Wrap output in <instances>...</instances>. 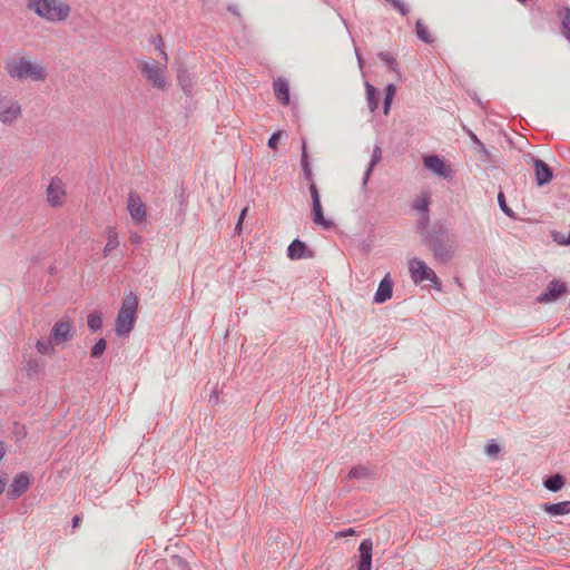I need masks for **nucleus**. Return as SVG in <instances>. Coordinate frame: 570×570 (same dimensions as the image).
I'll use <instances>...</instances> for the list:
<instances>
[{
	"mask_svg": "<svg viewBox=\"0 0 570 570\" xmlns=\"http://www.w3.org/2000/svg\"><path fill=\"white\" fill-rule=\"evenodd\" d=\"M558 14L561 18V33L570 42V8L563 7Z\"/></svg>",
	"mask_w": 570,
	"mask_h": 570,
	"instance_id": "nucleus-29",
	"label": "nucleus"
},
{
	"mask_svg": "<svg viewBox=\"0 0 570 570\" xmlns=\"http://www.w3.org/2000/svg\"><path fill=\"white\" fill-rule=\"evenodd\" d=\"M136 318L129 316L128 314H124L118 312L116 317L115 332L118 336H128V334L132 331Z\"/></svg>",
	"mask_w": 570,
	"mask_h": 570,
	"instance_id": "nucleus-19",
	"label": "nucleus"
},
{
	"mask_svg": "<svg viewBox=\"0 0 570 570\" xmlns=\"http://www.w3.org/2000/svg\"><path fill=\"white\" fill-rule=\"evenodd\" d=\"M501 448L495 441H490L485 446V453L489 456L497 455L500 452Z\"/></svg>",
	"mask_w": 570,
	"mask_h": 570,
	"instance_id": "nucleus-42",
	"label": "nucleus"
},
{
	"mask_svg": "<svg viewBox=\"0 0 570 570\" xmlns=\"http://www.w3.org/2000/svg\"><path fill=\"white\" fill-rule=\"evenodd\" d=\"M81 522V518L80 515H75L71 520V525L72 528H77L79 525V523Z\"/></svg>",
	"mask_w": 570,
	"mask_h": 570,
	"instance_id": "nucleus-50",
	"label": "nucleus"
},
{
	"mask_svg": "<svg viewBox=\"0 0 570 570\" xmlns=\"http://www.w3.org/2000/svg\"><path fill=\"white\" fill-rule=\"evenodd\" d=\"M423 164L429 170H431L433 174H435L442 178H445V179L453 178L452 168L445 163V160L443 158H441L438 155L424 156Z\"/></svg>",
	"mask_w": 570,
	"mask_h": 570,
	"instance_id": "nucleus-9",
	"label": "nucleus"
},
{
	"mask_svg": "<svg viewBox=\"0 0 570 570\" xmlns=\"http://www.w3.org/2000/svg\"><path fill=\"white\" fill-rule=\"evenodd\" d=\"M213 400H215V401H217V400H218V395H217V393H216V392H213V393L210 394V402H212Z\"/></svg>",
	"mask_w": 570,
	"mask_h": 570,
	"instance_id": "nucleus-56",
	"label": "nucleus"
},
{
	"mask_svg": "<svg viewBox=\"0 0 570 570\" xmlns=\"http://www.w3.org/2000/svg\"><path fill=\"white\" fill-rule=\"evenodd\" d=\"M242 224H243L242 222H237V224H236V226H235V232H236V233H240V230H242Z\"/></svg>",
	"mask_w": 570,
	"mask_h": 570,
	"instance_id": "nucleus-55",
	"label": "nucleus"
},
{
	"mask_svg": "<svg viewBox=\"0 0 570 570\" xmlns=\"http://www.w3.org/2000/svg\"><path fill=\"white\" fill-rule=\"evenodd\" d=\"M177 81L181 90L187 95H191L194 89V77L187 69V67L180 63L177 68Z\"/></svg>",
	"mask_w": 570,
	"mask_h": 570,
	"instance_id": "nucleus-18",
	"label": "nucleus"
},
{
	"mask_svg": "<svg viewBox=\"0 0 570 570\" xmlns=\"http://www.w3.org/2000/svg\"><path fill=\"white\" fill-rule=\"evenodd\" d=\"M382 159V149L379 145H375L372 151V157L368 163V166L364 173L363 179H362V186L366 187L368 179L372 175V171L375 167V165Z\"/></svg>",
	"mask_w": 570,
	"mask_h": 570,
	"instance_id": "nucleus-24",
	"label": "nucleus"
},
{
	"mask_svg": "<svg viewBox=\"0 0 570 570\" xmlns=\"http://www.w3.org/2000/svg\"><path fill=\"white\" fill-rule=\"evenodd\" d=\"M498 204L501 208V210L510 218H514L513 210L507 205L505 196L502 191L498 194Z\"/></svg>",
	"mask_w": 570,
	"mask_h": 570,
	"instance_id": "nucleus-39",
	"label": "nucleus"
},
{
	"mask_svg": "<svg viewBox=\"0 0 570 570\" xmlns=\"http://www.w3.org/2000/svg\"><path fill=\"white\" fill-rule=\"evenodd\" d=\"M541 508L550 517L566 515L570 513V501L543 503Z\"/></svg>",
	"mask_w": 570,
	"mask_h": 570,
	"instance_id": "nucleus-22",
	"label": "nucleus"
},
{
	"mask_svg": "<svg viewBox=\"0 0 570 570\" xmlns=\"http://www.w3.org/2000/svg\"><path fill=\"white\" fill-rule=\"evenodd\" d=\"M415 33H416L417 38L424 43L431 45L434 42V38L432 37V35L430 33L428 28L424 26V23L420 19L415 23Z\"/></svg>",
	"mask_w": 570,
	"mask_h": 570,
	"instance_id": "nucleus-31",
	"label": "nucleus"
},
{
	"mask_svg": "<svg viewBox=\"0 0 570 570\" xmlns=\"http://www.w3.org/2000/svg\"><path fill=\"white\" fill-rule=\"evenodd\" d=\"M107 348V342L105 338H99L91 348L90 355L94 358L100 357Z\"/></svg>",
	"mask_w": 570,
	"mask_h": 570,
	"instance_id": "nucleus-37",
	"label": "nucleus"
},
{
	"mask_svg": "<svg viewBox=\"0 0 570 570\" xmlns=\"http://www.w3.org/2000/svg\"><path fill=\"white\" fill-rule=\"evenodd\" d=\"M31 474L29 472H20L18 473L10 485V490L8 491L9 499H18L23 493H26L31 484Z\"/></svg>",
	"mask_w": 570,
	"mask_h": 570,
	"instance_id": "nucleus-12",
	"label": "nucleus"
},
{
	"mask_svg": "<svg viewBox=\"0 0 570 570\" xmlns=\"http://www.w3.org/2000/svg\"><path fill=\"white\" fill-rule=\"evenodd\" d=\"M75 335V327L69 318L55 323L50 332V338L56 345L70 341Z\"/></svg>",
	"mask_w": 570,
	"mask_h": 570,
	"instance_id": "nucleus-8",
	"label": "nucleus"
},
{
	"mask_svg": "<svg viewBox=\"0 0 570 570\" xmlns=\"http://www.w3.org/2000/svg\"><path fill=\"white\" fill-rule=\"evenodd\" d=\"M371 475V470L364 465H355L353 466L348 474L347 479H366Z\"/></svg>",
	"mask_w": 570,
	"mask_h": 570,
	"instance_id": "nucleus-33",
	"label": "nucleus"
},
{
	"mask_svg": "<svg viewBox=\"0 0 570 570\" xmlns=\"http://www.w3.org/2000/svg\"><path fill=\"white\" fill-rule=\"evenodd\" d=\"M380 60L385 62L386 67L393 71L399 72V63L394 57H392L389 52L381 51L377 53Z\"/></svg>",
	"mask_w": 570,
	"mask_h": 570,
	"instance_id": "nucleus-34",
	"label": "nucleus"
},
{
	"mask_svg": "<svg viewBox=\"0 0 570 570\" xmlns=\"http://www.w3.org/2000/svg\"><path fill=\"white\" fill-rule=\"evenodd\" d=\"M355 534V530L353 528H347L338 532V537H348Z\"/></svg>",
	"mask_w": 570,
	"mask_h": 570,
	"instance_id": "nucleus-47",
	"label": "nucleus"
},
{
	"mask_svg": "<svg viewBox=\"0 0 570 570\" xmlns=\"http://www.w3.org/2000/svg\"><path fill=\"white\" fill-rule=\"evenodd\" d=\"M26 7L39 18L53 23L67 20L71 11L70 6L60 0H28Z\"/></svg>",
	"mask_w": 570,
	"mask_h": 570,
	"instance_id": "nucleus-3",
	"label": "nucleus"
},
{
	"mask_svg": "<svg viewBox=\"0 0 570 570\" xmlns=\"http://www.w3.org/2000/svg\"><path fill=\"white\" fill-rule=\"evenodd\" d=\"M281 135L282 132L281 131H275L271 135V137L268 138V141H267V146L268 148L273 149V150H276L277 147H278V142H279V138H281Z\"/></svg>",
	"mask_w": 570,
	"mask_h": 570,
	"instance_id": "nucleus-41",
	"label": "nucleus"
},
{
	"mask_svg": "<svg viewBox=\"0 0 570 570\" xmlns=\"http://www.w3.org/2000/svg\"><path fill=\"white\" fill-rule=\"evenodd\" d=\"M4 454H6V445L3 442H0V460L3 459Z\"/></svg>",
	"mask_w": 570,
	"mask_h": 570,
	"instance_id": "nucleus-51",
	"label": "nucleus"
},
{
	"mask_svg": "<svg viewBox=\"0 0 570 570\" xmlns=\"http://www.w3.org/2000/svg\"><path fill=\"white\" fill-rule=\"evenodd\" d=\"M373 542L364 539L358 546V562L356 570H372Z\"/></svg>",
	"mask_w": 570,
	"mask_h": 570,
	"instance_id": "nucleus-14",
	"label": "nucleus"
},
{
	"mask_svg": "<svg viewBox=\"0 0 570 570\" xmlns=\"http://www.w3.org/2000/svg\"><path fill=\"white\" fill-rule=\"evenodd\" d=\"M4 69L10 78L17 80L45 81L48 77L45 66L32 63L23 57L6 61Z\"/></svg>",
	"mask_w": 570,
	"mask_h": 570,
	"instance_id": "nucleus-4",
	"label": "nucleus"
},
{
	"mask_svg": "<svg viewBox=\"0 0 570 570\" xmlns=\"http://www.w3.org/2000/svg\"><path fill=\"white\" fill-rule=\"evenodd\" d=\"M139 299L134 292H129L122 298L119 312L136 318Z\"/></svg>",
	"mask_w": 570,
	"mask_h": 570,
	"instance_id": "nucleus-21",
	"label": "nucleus"
},
{
	"mask_svg": "<svg viewBox=\"0 0 570 570\" xmlns=\"http://www.w3.org/2000/svg\"><path fill=\"white\" fill-rule=\"evenodd\" d=\"M431 204V195L429 191H422L412 204V208L420 213L417 228H426L430 225L429 206Z\"/></svg>",
	"mask_w": 570,
	"mask_h": 570,
	"instance_id": "nucleus-11",
	"label": "nucleus"
},
{
	"mask_svg": "<svg viewBox=\"0 0 570 570\" xmlns=\"http://www.w3.org/2000/svg\"><path fill=\"white\" fill-rule=\"evenodd\" d=\"M24 371L29 377L39 375L43 368L45 363L36 358H24Z\"/></svg>",
	"mask_w": 570,
	"mask_h": 570,
	"instance_id": "nucleus-28",
	"label": "nucleus"
},
{
	"mask_svg": "<svg viewBox=\"0 0 570 570\" xmlns=\"http://www.w3.org/2000/svg\"><path fill=\"white\" fill-rule=\"evenodd\" d=\"M247 214V208H243L240 214H239V217H238V222H242L244 220L245 216Z\"/></svg>",
	"mask_w": 570,
	"mask_h": 570,
	"instance_id": "nucleus-53",
	"label": "nucleus"
},
{
	"mask_svg": "<svg viewBox=\"0 0 570 570\" xmlns=\"http://www.w3.org/2000/svg\"><path fill=\"white\" fill-rule=\"evenodd\" d=\"M17 434L21 438L26 436V428L23 425L17 424Z\"/></svg>",
	"mask_w": 570,
	"mask_h": 570,
	"instance_id": "nucleus-49",
	"label": "nucleus"
},
{
	"mask_svg": "<svg viewBox=\"0 0 570 570\" xmlns=\"http://www.w3.org/2000/svg\"><path fill=\"white\" fill-rule=\"evenodd\" d=\"M127 210L136 225L146 223L147 207L141 197L136 191L128 194Z\"/></svg>",
	"mask_w": 570,
	"mask_h": 570,
	"instance_id": "nucleus-7",
	"label": "nucleus"
},
{
	"mask_svg": "<svg viewBox=\"0 0 570 570\" xmlns=\"http://www.w3.org/2000/svg\"><path fill=\"white\" fill-rule=\"evenodd\" d=\"M391 3L393 8L403 17L407 16L410 12L409 6H406L402 0H385Z\"/></svg>",
	"mask_w": 570,
	"mask_h": 570,
	"instance_id": "nucleus-38",
	"label": "nucleus"
},
{
	"mask_svg": "<svg viewBox=\"0 0 570 570\" xmlns=\"http://www.w3.org/2000/svg\"><path fill=\"white\" fill-rule=\"evenodd\" d=\"M520 3L525 4L528 0H518Z\"/></svg>",
	"mask_w": 570,
	"mask_h": 570,
	"instance_id": "nucleus-57",
	"label": "nucleus"
},
{
	"mask_svg": "<svg viewBox=\"0 0 570 570\" xmlns=\"http://www.w3.org/2000/svg\"><path fill=\"white\" fill-rule=\"evenodd\" d=\"M287 257L292 261L313 258L314 252L309 249L304 242L294 239L287 247Z\"/></svg>",
	"mask_w": 570,
	"mask_h": 570,
	"instance_id": "nucleus-15",
	"label": "nucleus"
},
{
	"mask_svg": "<svg viewBox=\"0 0 570 570\" xmlns=\"http://www.w3.org/2000/svg\"><path fill=\"white\" fill-rule=\"evenodd\" d=\"M466 134L470 137V139L473 141V144L479 146L481 150L485 151L484 145L481 142V140L478 138V136L472 130L466 129Z\"/></svg>",
	"mask_w": 570,
	"mask_h": 570,
	"instance_id": "nucleus-43",
	"label": "nucleus"
},
{
	"mask_svg": "<svg viewBox=\"0 0 570 570\" xmlns=\"http://www.w3.org/2000/svg\"><path fill=\"white\" fill-rule=\"evenodd\" d=\"M6 479L1 478L0 476V494L3 493L4 489H6Z\"/></svg>",
	"mask_w": 570,
	"mask_h": 570,
	"instance_id": "nucleus-52",
	"label": "nucleus"
},
{
	"mask_svg": "<svg viewBox=\"0 0 570 570\" xmlns=\"http://www.w3.org/2000/svg\"><path fill=\"white\" fill-rule=\"evenodd\" d=\"M129 238L132 244L138 245L142 242V237L138 233H131Z\"/></svg>",
	"mask_w": 570,
	"mask_h": 570,
	"instance_id": "nucleus-46",
	"label": "nucleus"
},
{
	"mask_svg": "<svg viewBox=\"0 0 570 570\" xmlns=\"http://www.w3.org/2000/svg\"><path fill=\"white\" fill-rule=\"evenodd\" d=\"M395 91H396V87L393 83H389L385 87V96H384V101H383L385 114H387L391 108V104H392L393 97L395 95Z\"/></svg>",
	"mask_w": 570,
	"mask_h": 570,
	"instance_id": "nucleus-35",
	"label": "nucleus"
},
{
	"mask_svg": "<svg viewBox=\"0 0 570 570\" xmlns=\"http://www.w3.org/2000/svg\"><path fill=\"white\" fill-rule=\"evenodd\" d=\"M355 55H356V59H357L360 68H363L364 60H363L362 55L360 53V51L357 49H355Z\"/></svg>",
	"mask_w": 570,
	"mask_h": 570,
	"instance_id": "nucleus-48",
	"label": "nucleus"
},
{
	"mask_svg": "<svg viewBox=\"0 0 570 570\" xmlns=\"http://www.w3.org/2000/svg\"><path fill=\"white\" fill-rule=\"evenodd\" d=\"M564 483H566V480H564L563 475H561L559 473L550 475L543 481L544 488L551 492L560 491L563 488Z\"/></svg>",
	"mask_w": 570,
	"mask_h": 570,
	"instance_id": "nucleus-27",
	"label": "nucleus"
},
{
	"mask_svg": "<svg viewBox=\"0 0 570 570\" xmlns=\"http://www.w3.org/2000/svg\"><path fill=\"white\" fill-rule=\"evenodd\" d=\"M273 87L277 101L283 106H287L289 104V86L287 80L277 78L274 80Z\"/></svg>",
	"mask_w": 570,
	"mask_h": 570,
	"instance_id": "nucleus-20",
	"label": "nucleus"
},
{
	"mask_svg": "<svg viewBox=\"0 0 570 570\" xmlns=\"http://www.w3.org/2000/svg\"><path fill=\"white\" fill-rule=\"evenodd\" d=\"M301 166L303 170L304 178L309 183L308 190L312 198V215H313V222L316 225L322 226L324 229H330L333 227V222L330 219H326L324 217L323 207L321 203V196L318 188L314 181V176L312 171V167L309 164L308 153H307V145L306 140H302V155H301Z\"/></svg>",
	"mask_w": 570,
	"mask_h": 570,
	"instance_id": "nucleus-2",
	"label": "nucleus"
},
{
	"mask_svg": "<svg viewBox=\"0 0 570 570\" xmlns=\"http://www.w3.org/2000/svg\"><path fill=\"white\" fill-rule=\"evenodd\" d=\"M22 116L21 105L8 94L0 92V122L12 126Z\"/></svg>",
	"mask_w": 570,
	"mask_h": 570,
	"instance_id": "nucleus-5",
	"label": "nucleus"
},
{
	"mask_svg": "<svg viewBox=\"0 0 570 570\" xmlns=\"http://www.w3.org/2000/svg\"><path fill=\"white\" fill-rule=\"evenodd\" d=\"M53 344L55 343L50 337L48 340H38L36 343V350L42 355H53L56 353Z\"/></svg>",
	"mask_w": 570,
	"mask_h": 570,
	"instance_id": "nucleus-32",
	"label": "nucleus"
},
{
	"mask_svg": "<svg viewBox=\"0 0 570 570\" xmlns=\"http://www.w3.org/2000/svg\"><path fill=\"white\" fill-rule=\"evenodd\" d=\"M158 51H159V53H160L161 58H163L165 61H167V60H168V56H167V53H166V51H165V47H164V48H161V49H160V50H158Z\"/></svg>",
	"mask_w": 570,
	"mask_h": 570,
	"instance_id": "nucleus-54",
	"label": "nucleus"
},
{
	"mask_svg": "<svg viewBox=\"0 0 570 570\" xmlns=\"http://www.w3.org/2000/svg\"><path fill=\"white\" fill-rule=\"evenodd\" d=\"M170 562L176 570H191L189 562L181 556H171Z\"/></svg>",
	"mask_w": 570,
	"mask_h": 570,
	"instance_id": "nucleus-36",
	"label": "nucleus"
},
{
	"mask_svg": "<svg viewBox=\"0 0 570 570\" xmlns=\"http://www.w3.org/2000/svg\"><path fill=\"white\" fill-rule=\"evenodd\" d=\"M535 170V183L539 187L549 184L553 178V171L543 160L535 158L533 160Z\"/></svg>",
	"mask_w": 570,
	"mask_h": 570,
	"instance_id": "nucleus-17",
	"label": "nucleus"
},
{
	"mask_svg": "<svg viewBox=\"0 0 570 570\" xmlns=\"http://www.w3.org/2000/svg\"><path fill=\"white\" fill-rule=\"evenodd\" d=\"M393 295V281L390 274H386L380 282L379 287L374 294V303L383 304L389 301Z\"/></svg>",
	"mask_w": 570,
	"mask_h": 570,
	"instance_id": "nucleus-16",
	"label": "nucleus"
},
{
	"mask_svg": "<svg viewBox=\"0 0 570 570\" xmlns=\"http://www.w3.org/2000/svg\"><path fill=\"white\" fill-rule=\"evenodd\" d=\"M409 268L411 278L414 284H420L428 279V275L432 268H430L424 261L421 258L414 257L409 262Z\"/></svg>",
	"mask_w": 570,
	"mask_h": 570,
	"instance_id": "nucleus-13",
	"label": "nucleus"
},
{
	"mask_svg": "<svg viewBox=\"0 0 570 570\" xmlns=\"http://www.w3.org/2000/svg\"><path fill=\"white\" fill-rule=\"evenodd\" d=\"M226 9L233 14L235 16L237 19H242V14H240V11L238 9V7L236 4H233V3H229L227 4Z\"/></svg>",
	"mask_w": 570,
	"mask_h": 570,
	"instance_id": "nucleus-44",
	"label": "nucleus"
},
{
	"mask_svg": "<svg viewBox=\"0 0 570 570\" xmlns=\"http://www.w3.org/2000/svg\"><path fill=\"white\" fill-rule=\"evenodd\" d=\"M568 286L564 282H561L560 279H552L547 289L542 292L535 301L538 303H552L558 301L562 295H566L568 293Z\"/></svg>",
	"mask_w": 570,
	"mask_h": 570,
	"instance_id": "nucleus-10",
	"label": "nucleus"
},
{
	"mask_svg": "<svg viewBox=\"0 0 570 570\" xmlns=\"http://www.w3.org/2000/svg\"><path fill=\"white\" fill-rule=\"evenodd\" d=\"M424 245L432 252L438 264L446 265L456 253V242L444 222H434L431 226L420 229Z\"/></svg>",
	"mask_w": 570,
	"mask_h": 570,
	"instance_id": "nucleus-1",
	"label": "nucleus"
},
{
	"mask_svg": "<svg viewBox=\"0 0 570 570\" xmlns=\"http://www.w3.org/2000/svg\"><path fill=\"white\" fill-rule=\"evenodd\" d=\"M153 43L155 45L157 50H160L161 48H164V40L160 35H157L156 37L153 38Z\"/></svg>",
	"mask_w": 570,
	"mask_h": 570,
	"instance_id": "nucleus-45",
	"label": "nucleus"
},
{
	"mask_svg": "<svg viewBox=\"0 0 570 570\" xmlns=\"http://www.w3.org/2000/svg\"><path fill=\"white\" fill-rule=\"evenodd\" d=\"M365 90H366V100H367L368 108L371 111H374L379 107L380 92L370 82H365Z\"/></svg>",
	"mask_w": 570,
	"mask_h": 570,
	"instance_id": "nucleus-26",
	"label": "nucleus"
},
{
	"mask_svg": "<svg viewBox=\"0 0 570 570\" xmlns=\"http://www.w3.org/2000/svg\"><path fill=\"white\" fill-rule=\"evenodd\" d=\"M87 325L92 332H98L102 328V313L95 309L87 316Z\"/></svg>",
	"mask_w": 570,
	"mask_h": 570,
	"instance_id": "nucleus-30",
	"label": "nucleus"
},
{
	"mask_svg": "<svg viewBox=\"0 0 570 570\" xmlns=\"http://www.w3.org/2000/svg\"><path fill=\"white\" fill-rule=\"evenodd\" d=\"M138 68L146 80L153 85V87L159 90H167L168 83L165 69L163 67L157 66L155 62H141L138 65Z\"/></svg>",
	"mask_w": 570,
	"mask_h": 570,
	"instance_id": "nucleus-6",
	"label": "nucleus"
},
{
	"mask_svg": "<svg viewBox=\"0 0 570 570\" xmlns=\"http://www.w3.org/2000/svg\"><path fill=\"white\" fill-rule=\"evenodd\" d=\"M119 246L118 232L115 227L107 228V243L102 249V256L107 257L112 250Z\"/></svg>",
	"mask_w": 570,
	"mask_h": 570,
	"instance_id": "nucleus-25",
	"label": "nucleus"
},
{
	"mask_svg": "<svg viewBox=\"0 0 570 570\" xmlns=\"http://www.w3.org/2000/svg\"><path fill=\"white\" fill-rule=\"evenodd\" d=\"M63 196L65 190L62 189L60 183L52 180L47 188L48 203L52 206H59Z\"/></svg>",
	"mask_w": 570,
	"mask_h": 570,
	"instance_id": "nucleus-23",
	"label": "nucleus"
},
{
	"mask_svg": "<svg viewBox=\"0 0 570 570\" xmlns=\"http://www.w3.org/2000/svg\"><path fill=\"white\" fill-rule=\"evenodd\" d=\"M426 281L431 282V285L434 289H436V291L442 289V282L433 269H431L430 275H428Z\"/></svg>",
	"mask_w": 570,
	"mask_h": 570,
	"instance_id": "nucleus-40",
	"label": "nucleus"
}]
</instances>
